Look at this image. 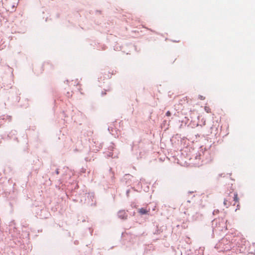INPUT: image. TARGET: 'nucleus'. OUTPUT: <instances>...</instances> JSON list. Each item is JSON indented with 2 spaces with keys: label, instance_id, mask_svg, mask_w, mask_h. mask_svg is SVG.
Masks as SVG:
<instances>
[{
  "label": "nucleus",
  "instance_id": "412c9836",
  "mask_svg": "<svg viewBox=\"0 0 255 255\" xmlns=\"http://www.w3.org/2000/svg\"><path fill=\"white\" fill-rule=\"evenodd\" d=\"M205 110L207 111V112H208V113L209 112V111H208L209 108H208L206 107L205 108Z\"/></svg>",
  "mask_w": 255,
  "mask_h": 255
},
{
  "label": "nucleus",
  "instance_id": "393cba45",
  "mask_svg": "<svg viewBox=\"0 0 255 255\" xmlns=\"http://www.w3.org/2000/svg\"><path fill=\"white\" fill-rule=\"evenodd\" d=\"M104 90L105 91H110V89H109V88H108V89H104Z\"/></svg>",
  "mask_w": 255,
  "mask_h": 255
},
{
  "label": "nucleus",
  "instance_id": "bb28decb",
  "mask_svg": "<svg viewBox=\"0 0 255 255\" xmlns=\"http://www.w3.org/2000/svg\"><path fill=\"white\" fill-rule=\"evenodd\" d=\"M40 218H47V217H45V216H43H43H40Z\"/></svg>",
  "mask_w": 255,
  "mask_h": 255
},
{
  "label": "nucleus",
  "instance_id": "2eb2a0df",
  "mask_svg": "<svg viewBox=\"0 0 255 255\" xmlns=\"http://www.w3.org/2000/svg\"><path fill=\"white\" fill-rule=\"evenodd\" d=\"M198 99L201 100H203L205 99V97H203V96L202 95H199L198 96Z\"/></svg>",
  "mask_w": 255,
  "mask_h": 255
},
{
  "label": "nucleus",
  "instance_id": "f257e3e1",
  "mask_svg": "<svg viewBox=\"0 0 255 255\" xmlns=\"http://www.w3.org/2000/svg\"><path fill=\"white\" fill-rule=\"evenodd\" d=\"M238 239L236 245L240 253L251 254H254L253 251L251 250V246L248 241H247L245 239H241V238H238Z\"/></svg>",
  "mask_w": 255,
  "mask_h": 255
},
{
  "label": "nucleus",
  "instance_id": "39448f33",
  "mask_svg": "<svg viewBox=\"0 0 255 255\" xmlns=\"http://www.w3.org/2000/svg\"><path fill=\"white\" fill-rule=\"evenodd\" d=\"M118 216L121 219L126 220L128 217V214L126 212L125 210H120L118 212Z\"/></svg>",
  "mask_w": 255,
  "mask_h": 255
},
{
  "label": "nucleus",
  "instance_id": "c756f323",
  "mask_svg": "<svg viewBox=\"0 0 255 255\" xmlns=\"http://www.w3.org/2000/svg\"><path fill=\"white\" fill-rule=\"evenodd\" d=\"M237 240V239H236L234 240V241L236 242Z\"/></svg>",
  "mask_w": 255,
  "mask_h": 255
},
{
  "label": "nucleus",
  "instance_id": "dca6fc26",
  "mask_svg": "<svg viewBox=\"0 0 255 255\" xmlns=\"http://www.w3.org/2000/svg\"><path fill=\"white\" fill-rule=\"evenodd\" d=\"M166 115L167 116H170L171 115V113L170 112V111H167L166 113Z\"/></svg>",
  "mask_w": 255,
  "mask_h": 255
},
{
  "label": "nucleus",
  "instance_id": "423d86ee",
  "mask_svg": "<svg viewBox=\"0 0 255 255\" xmlns=\"http://www.w3.org/2000/svg\"><path fill=\"white\" fill-rule=\"evenodd\" d=\"M203 156H204V162L207 163L211 160V157L210 155V151L205 148V153H203Z\"/></svg>",
  "mask_w": 255,
  "mask_h": 255
},
{
  "label": "nucleus",
  "instance_id": "9d476101",
  "mask_svg": "<svg viewBox=\"0 0 255 255\" xmlns=\"http://www.w3.org/2000/svg\"><path fill=\"white\" fill-rule=\"evenodd\" d=\"M148 211H147L146 209H144L143 208H141L139 210V213L141 215H144L147 213Z\"/></svg>",
  "mask_w": 255,
  "mask_h": 255
},
{
  "label": "nucleus",
  "instance_id": "6e6552de",
  "mask_svg": "<svg viewBox=\"0 0 255 255\" xmlns=\"http://www.w3.org/2000/svg\"><path fill=\"white\" fill-rule=\"evenodd\" d=\"M3 81H0V85H2L3 86L4 90H7V89L11 88V83H10L9 84H6V85H5L6 82H4V83L2 82ZM4 81L6 82V83H7L9 81Z\"/></svg>",
  "mask_w": 255,
  "mask_h": 255
},
{
  "label": "nucleus",
  "instance_id": "1a4fd4ad",
  "mask_svg": "<svg viewBox=\"0 0 255 255\" xmlns=\"http://www.w3.org/2000/svg\"><path fill=\"white\" fill-rule=\"evenodd\" d=\"M6 3H5V6H6V8L9 10L10 9V8H13L15 7L14 4H11V3L9 2V0H6Z\"/></svg>",
  "mask_w": 255,
  "mask_h": 255
},
{
  "label": "nucleus",
  "instance_id": "ddd939ff",
  "mask_svg": "<svg viewBox=\"0 0 255 255\" xmlns=\"http://www.w3.org/2000/svg\"><path fill=\"white\" fill-rule=\"evenodd\" d=\"M234 200L236 202L238 201V194L237 193L234 194Z\"/></svg>",
  "mask_w": 255,
  "mask_h": 255
},
{
  "label": "nucleus",
  "instance_id": "a211bd4d",
  "mask_svg": "<svg viewBox=\"0 0 255 255\" xmlns=\"http://www.w3.org/2000/svg\"><path fill=\"white\" fill-rule=\"evenodd\" d=\"M81 171L82 172H83V173H85V172H86V169H84V168H82L81 169Z\"/></svg>",
  "mask_w": 255,
  "mask_h": 255
},
{
  "label": "nucleus",
  "instance_id": "aec40b11",
  "mask_svg": "<svg viewBox=\"0 0 255 255\" xmlns=\"http://www.w3.org/2000/svg\"><path fill=\"white\" fill-rule=\"evenodd\" d=\"M55 173L57 174H59V170L58 169H57L55 171Z\"/></svg>",
  "mask_w": 255,
  "mask_h": 255
},
{
  "label": "nucleus",
  "instance_id": "b1692460",
  "mask_svg": "<svg viewBox=\"0 0 255 255\" xmlns=\"http://www.w3.org/2000/svg\"><path fill=\"white\" fill-rule=\"evenodd\" d=\"M129 192V190L127 191V195L128 196Z\"/></svg>",
  "mask_w": 255,
  "mask_h": 255
},
{
  "label": "nucleus",
  "instance_id": "c85d7f7f",
  "mask_svg": "<svg viewBox=\"0 0 255 255\" xmlns=\"http://www.w3.org/2000/svg\"><path fill=\"white\" fill-rule=\"evenodd\" d=\"M19 15H20V16H22V14H20V13H19Z\"/></svg>",
  "mask_w": 255,
  "mask_h": 255
},
{
  "label": "nucleus",
  "instance_id": "cd10ccee",
  "mask_svg": "<svg viewBox=\"0 0 255 255\" xmlns=\"http://www.w3.org/2000/svg\"><path fill=\"white\" fill-rule=\"evenodd\" d=\"M76 84V85H79V83H76V82H75L74 83V85H75V84Z\"/></svg>",
  "mask_w": 255,
  "mask_h": 255
},
{
  "label": "nucleus",
  "instance_id": "9b49d317",
  "mask_svg": "<svg viewBox=\"0 0 255 255\" xmlns=\"http://www.w3.org/2000/svg\"><path fill=\"white\" fill-rule=\"evenodd\" d=\"M202 217V214L199 213H196L195 215L193 216V217L195 220H198L201 219Z\"/></svg>",
  "mask_w": 255,
  "mask_h": 255
},
{
  "label": "nucleus",
  "instance_id": "0eeeda50",
  "mask_svg": "<svg viewBox=\"0 0 255 255\" xmlns=\"http://www.w3.org/2000/svg\"><path fill=\"white\" fill-rule=\"evenodd\" d=\"M17 134V131L15 130H11L9 133L7 134V137L9 139L13 138L14 140H17V138L15 136Z\"/></svg>",
  "mask_w": 255,
  "mask_h": 255
},
{
  "label": "nucleus",
  "instance_id": "4be33fe9",
  "mask_svg": "<svg viewBox=\"0 0 255 255\" xmlns=\"http://www.w3.org/2000/svg\"><path fill=\"white\" fill-rule=\"evenodd\" d=\"M112 168H110V169H109V171H110V172H112V174H113V175H114V172H113L112 171Z\"/></svg>",
  "mask_w": 255,
  "mask_h": 255
},
{
  "label": "nucleus",
  "instance_id": "5701e85b",
  "mask_svg": "<svg viewBox=\"0 0 255 255\" xmlns=\"http://www.w3.org/2000/svg\"><path fill=\"white\" fill-rule=\"evenodd\" d=\"M106 94V92H104L103 91L102 92V96H104V95H105Z\"/></svg>",
  "mask_w": 255,
  "mask_h": 255
},
{
  "label": "nucleus",
  "instance_id": "a878e982",
  "mask_svg": "<svg viewBox=\"0 0 255 255\" xmlns=\"http://www.w3.org/2000/svg\"><path fill=\"white\" fill-rule=\"evenodd\" d=\"M41 212H46V210H45L43 209V210H41Z\"/></svg>",
  "mask_w": 255,
  "mask_h": 255
},
{
  "label": "nucleus",
  "instance_id": "7ed1b4c3",
  "mask_svg": "<svg viewBox=\"0 0 255 255\" xmlns=\"http://www.w3.org/2000/svg\"><path fill=\"white\" fill-rule=\"evenodd\" d=\"M115 148L114 143H112V145H110L108 147V151L104 153L105 156L107 158L111 157L112 158H115L117 157V155H114V153L112 152Z\"/></svg>",
  "mask_w": 255,
  "mask_h": 255
},
{
  "label": "nucleus",
  "instance_id": "7c9ffc66",
  "mask_svg": "<svg viewBox=\"0 0 255 255\" xmlns=\"http://www.w3.org/2000/svg\"><path fill=\"white\" fill-rule=\"evenodd\" d=\"M83 193H84V191H83ZM84 193H83V194H84ZM83 196H84V195H83ZM82 196V195L81 196V197Z\"/></svg>",
  "mask_w": 255,
  "mask_h": 255
},
{
  "label": "nucleus",
  "instance_id": "f8f14e48",
  "mask_svg": "<svg viewBox=\"0 0 255 255\" xmlns=\"http://www.w3.org/2000/svg\"><path fill=\"white\" fill-rule=\"evenodd\" d=\"M224 204L226 207H228L230 205V202H228L227 199H225L224 201Z\"/></svg>",
  "mask_w": 255,
  "mask_h": 255
},
{
  "label": "nucleus",
  "instance_id": "6ab92c4d",
  "mask_svg": "<svg viewBox=\"0 0 255 255\" xmlns=\"http://www.w3.org/2000/svg\"><path fill=\"white\" fill-rule=\"evenodd\" d=\"M131 148H132V150H133L134 148H135V145L134 143H133V145H132Z\"/></svg>",
  "mask_w": 255,
  "mask_h": 255
},
{
  "label": "nucleus",
  "instance_id": "f3484780",
  "mask_svg": "<svg viewBox=\"0 0 255 255\" xmlns=\"http://www.w3.org/2000/svg\"><path fill=\"white\" fill-rule=\"evenodd\" d=\"M219 212V210H214L213 212V214L215 215L217 213H218Z\"/></svg>",
  "mask_w": 255,
  "mask_h": 255
},
{
  "label": "nucleus",
  "instance_id": "20e7f679",
  "mask_svg": "<svg viewBox=\"0 0 255 255\" xmlns=\"http://www.w3.org/2000/svg\"><path fill=\"white\" fill-rule=\"evenodd\" d=\"M205 148H203L202 146L200 148L199 150H198V153L196 154L195 156V158L196 159H199L203 162L204 160V156H203V153H205Z\"/></svg>",
  "mask_w": 255,
  "mask_h": 255
},
{
  "label": "nucleus",
  "instance_id": "4468645a",
  "mask_svg": "<svg viewBox=\"0 0 255 255\" xmlns=\"http://www.w3.org/2000/svg\"><path fill=\"white\" fill-rule=\"evenodd\" d=\"M113 128H112V127H109L108 128V130L109 131V132L112 133L113 135H114V133H113Z\"/></svg>",
  "mask_w": 255,
  "mask_h": 255
},
{
  "label": "nucleus",
  "instance_id": "f03ea898",
  "mask_svg": "<svg viewBox=\"0 0 255 255\" xmlns=\"http://www.w3.org/2000/svg\"><path fill=\"white\" fill-rule=\"evenodd\" d=\"M80 197L81 202L84 201V203H87L88 205L93 206L96 204V200L94 193H85Z\"/></svg>",
  "mask_w": 255,
  "mask_h": 255
}]
</instances>
